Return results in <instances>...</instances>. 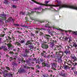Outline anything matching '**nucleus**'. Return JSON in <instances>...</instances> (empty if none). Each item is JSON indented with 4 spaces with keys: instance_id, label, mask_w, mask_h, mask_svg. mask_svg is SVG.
Listing matches in <instances>:
<instances>
[{
    "instance_id": "obj_44",
    "label": "nucleus",
    "mask_w": 77,
    "mask_h": 77,
    "mask_svg": "<svg viewBox=\"0 0 77 77\" xmlns=\"http://www.w3.org/2000/svg\"><path fill=\"white\" fill-rule=\"evenodd\" d=\"M22 14V15H25V13L23 12L22 11H21L20 13V14L21 15V14Z\"/></svg>"
},
{
    "instance_id": "obj_59",
    "label": "nucleus",
    "mask_w": 77,
    "mask_h": 77,
    "mask_svg": "<svg viewBox=\"0 0 77 77\" xmlns=\"http://www.w3.org/2000/svg\"><path fill=\"white\" fill-rule=\"evenodd\" d=\"M17 32L18 33H22V32L21 31H17Z\"/></svg>"
},
{
    "instance_id": "obj_18",
    "label": "nucleus",
    "mask_w": 77,
    "mask_h": 77,
    "mask_svg": "<svg viewBox=\"0 0 77 77\" xmlns=\"http://www.w3.org/2000/svg\"><path fill=\"white\" fill-rule=\"evenodd\" d=\"M64 53L66 54V55H67L68 54H71V51H68L66 49L64 51Z\"/></svg>"
},
{
    "instance_id": "obj_57",
    "label": "nucleus",
    "mask_w": 77,
    "mask_h": 77,
    "mask_svg": "<svg viewBox=\"0 0 77 77\" xmlns=\"http://www.w3.org/2000/svg\"><path fill=\"white\" fill-rule=\"evenodd\" d=\"M48 72H53V71L51 70H48Z\"/></svg>"
},
{
    "instance_id": "obj_5",
    "label": "nucleus",
    "mask_w": 77,
    "mask_h": 77,
    "mask_svg": "<svg viewBox=\"0 0 77 77\" xmlns=\"http://www.w3.org/2000/svg\"><path fill=\"white\" fill-rule=\"evenodd\" d=\"M48 2H49V1H45V3L46 4L40 3L38 2H35V3H36V4H38V5H43V6H52V5L47 4V3H48Z\"/></svg>"
},
{
    "instance_id": "obj_47",
    "label": "nucleus",
    "mask_w": 77,
    "mask_h": 77,
    "mask_svg": "<svg viewBox=\"0 0 77 77\" xmlns=\"http://www.w3.org/2000/svg\"><path fill=\"white\" fill-rule=\"evenodd\" d=\"M50 54H49L48 55V56H46L45 55V57L46 58H50Z\"/></svg>"
},
{
    "instance_id": "obj_19",
    "label": "nucleus",
    "mask_w": 77,
    "mask_h": 77,
    "mask_svg": "<svg viewBox=\"0 0 77 77\" xmlns=\"http://www.w3.org/2000/svg\"><path fill=\"white\" fill-rule=\"evenodd\" d=\"M38 30H47L48 32H49L50 30H49V28H41V29H39L38 28Z\"/></svg>"
},
{
    "instance_id": "obj_20",
    "label": "nucleus",
    "mask_w": 77,
    "mask_h": 77,
    "mask_svg": "<svg viewBox=\"0 0 77 77\" xmlns=\"http://www.w3.org/2000/svg\"><path fill=\"white\" fill-rule=\"evenodd\" d=\"M11 47H12V48H14V46L12 45H11V43H10V44L8 45V48L9 49V50H10V49H11Z\"/></svg>"
},
{
    "instance_id": "obj_21",
    "label": "nucleus",
    "mask_w": 77,
    "mask_h": 77,
    "mask_svg": "<svg viewBox=\"0 0 77 77\" xmlns=\"http://www.w3.org/2000/svg\"><path fill=\"white\" fill-rule=\"evenodd\" d=\"M25 62H26V63L28 64V66H31V63H30V61L29 60H26Z\"/></svg>"
},
{
    "instance_id": "obj_34",
    "label": "nucleus",
    "mask_w": 77,
    "mask_h": 77,
    "mask_svg": "<svg viewBox=\"0 0 77 77\" xmlns=\"http://www.w3.org/2000/svg\"><path fill=\"white\" fill-rule=\"evenodd\" d=\"M44 27H48L47 29H49V30H50V29H51L50 28V27H48V24H45V25L44 26Z\"/></svg>"
},
{
    "instance_id": "obj_26",
    "label": "nucleus",
    "mask_w": 77,
    "mask_h": 77,
    "mask_svg": "<svg viewBox=\"0 0 77 77\" xmlns=\"http://www.w3.org/2000/svg\"><path fill=\"white\" fill-rule=\"evenodd\" d=\"M3 3L4 4H5L7 5H8L9 3V1L8 0H4Z\"/></svg>"
},
{
    "instance_id": "obj_30",
    "label": "nucleus",
    "mask_w": 77,
    "mask_h": 77,
    "mask_svg": "<svg viewBox=\"0 0 77 77\" xmlns=\"http://www.w3.org/2000/svg\"><path fill=\"white\" fill-rule=\"evenodd\" d=\"M70 45V46H71V47H75V48H76V47H77V45L75 43H74L73 44V45L72 46V45Z\"/></svg>"
},
{
    "instance_id": "obj_40",
    "label": "nucleus",
    "mask_w": 77,
    "mask_h": 77,
    "mask_svg": "<svg viewBox=\"0 0 77 77\" xmlns=\"http://www.w3.org/2000/svg\"><path fill=\"white\" fill-rule=\"evenodd\" d=\"M28 60L30 62L32 61L33 62V58H29Z\"/></svg>"
},
{
    "instance_id": "obj_50",
    "label": "nucleus",
    "mask_w": 77,
    "mask_h": 77,
    "mask_svg": "<svg viewBox=\"0 0 77 77\" xmlns=\"http://www.w3.org/2000/svg\"><path fill=\"white\" fill-rule=\"evenodd\" d=\"M5 34H1L0 35V37H4V36H5Z\"/></svg>"
},
{
    "instance_id": "obj_55",
    "label": "nucleus",
    "mask_w": 77,
    "mask_h": 77,
    "mask_svg": "<svg viewBox=\"0 0 77 77\" xmlns=\"http://www.w3.org/2000/svg\"><path fill=\"white\" fill-rule=\"evenodd\" d=\"M72 33H73V34H75V35H77V32H73Z\"/></svg>"
},
{
    "instance_id": "obj_16",
    "label": "nucleus",
    "mask_w": 77,
    "mask_h": 77,
    "mask_svg": "<svg viewBox=\"0 0 77 77\" xmlns=\"http://www.w3.org/2000/svg\"><path fill=\"white\" fill-rule=\"evenodd\" d=\"M11 21L12 23V21H14V19L11 17H9L7 20L6 21V22H8V23H9V22H11Z\"/></svg>"
},
{
    "instance_id": "obj_22",
    "label": "nucleus",
    "mask_w": 77,
    "mask_h": 77,
    "mask_svg": "<svg viewBox=\"0 0 77 77\" xmlns=\"http://www.w3.org/2000/svg\"><path fill=\"white\" fill-rule=\"evenodd\" d=\"M52 66L55 67V68H56V67H57V63H52Z\"/></svg>"
},
{
    "instance_id": "obj_25",
    "label": "nucleus",
    "mask_w": 77,
    "mask_h": 77,
    "mask_svg": "<svg viewBox=\"0 0 77 77\" xmlns=\"http://www.w3.org/2000/svg\"><path fill=\"white\" fill-rule=\"evenodd\" d=\"M49 43L50 44V47H51V48L53 47L54 46V43L51 42H50Z\"/></svg>"
},
{
    "instance_id": "obj_15",
    "label": "nucleus",
    "mask_w": 77,
    "mask_h": 77,
    "mask_svg": "<svg viewBox=\"0 0 77 77\" xmlns=\"http://www.w3.org/2000/svg\"><path fill=\"white\" fill-rule=\"evenodd\" d=\"M17 60V58H13V57H9V61L11 62L12 60H14V62H16V60Z\"/></svg>"
},
{
    "instance_id": "obj_3",
    "label": "nucleus",
    "mask_w": 77,
    "mask_h": 77,
    "mask_svg": "<svg viewBox=\"0 0 77 77\" xmlns=\"http://www.w3.org/2000/svg\"><path fill=\"white\" fill-rule=\"evenodd\" d=\"M3 74V76L5 77H12L13 75V74L11 72L8 73V70H5L4 71L2 72H0V74Z\"/></svg>"
},
{
    "instance_id": "obj_54",
    "label": "nucleus",
    "mask_w": 77,
    "mask_h": 77,
    "mask_svg": "<svg viewBox=\"0 0 77 77\" xmlns=\"http://www.w3.org/2000/svg\"><path fill=\"white\" fill-rule=\"evenodd\" d=\"M33 61H37L36 60V58H32Z\"/></svg>"
},
{
    "instance_id": "obj_42",
    "label": "nucleus",
    "mask_w": 77,
    "mask_h": 77,
    "mask_svg": "<svg viewBox=\"0 0 77 77\" xmlns=\"http://www.w3.org/2000/svg\"><path fill=\"white\" fill-rule=\"evenodd\" d=\"M5 68L6 69H7V70H8V71H10V70H11L10 68L8 66H6Z\"/></svg>"
},
{
    "instance_id": "obj_9",
    "label": "nucleus",
    "mask_w": 77,
    "mask_h": 77,
    "mask_svg": "<svg viewBox=\"0 0 77 77\" xmlns=\"http://www.w3.org/2000/svg\"><path fill=\"white\" fill-rule=\"evenodd\" d=\"M3 49V51H9V50L7 49V47L5 45L2 46L1 47H0V50Z\"/></svg>"
},
{
    "instance_id": "obj_10",
    "label": "nucleus",
    "mask_w": 77,
    "mask_h": 77,
    "mask_svg": "<svg viewBox=\"0 0 77 77\" xmlns=\"http://www.w3.org/2000/svg\"><path fill=\"white\" fill-rule=\"evenodd\" d=\"M42 64L44 66H46L48 68H50V64H48V61H46L45 63H42Z\"/></svg>"
},
{
    "instance_id": "obj_52",
    "label": "nucleus",
    "mask_w": 77,
    "mask_h": 77,
    "mask_svg": "<svg viewBox=\"0 0 77 77\" xmlns=\"http://www.w3.org/2000/svg\"><path fill=\"white\" fill-rule=\"evenodd\" d=\"M20 26H21V27H23V28H26V27H27V26L21 25Z\"/></svg>"
},
{
    "instance_id": "obj_4",
    "label": "nucleus",
    "mask_w": 77,
    "mask_h": 77,
    "mask_svg": "<svg viewBox=\"0 0 77 77\" xmlns=\"http://www.w3.org/2000/svg\"><path fill=\"white\" fill-rule=\"evenodd\" d=\"M24 43H25V40H22L20 41V43L18 42H16L14 43V44L17 45L19 46V47H21V44H24Z\"/></svg>"
},
{
    "instance_id": "obj_48",
    "label": "nucleus",
    "mask_w": 77,
    "mask_h": 77,
    "mask_svg": "<svg viewBox=\"0 0 77 77\" xmlns=\"http://www.w3.org/2000/svg\"><path fill=\"white\" fill-rule=\"evenodd\" d=\"M9 53L10 54H12V55H14V53L12 51H10V52H9Z\"/></svg>"
},
{
    "instance_id": "obj_36",
    "label": "nucleus",
    "mask_w": 77,
    "mask_h": 77,
    "mask_svg": "<svg viewBox=\"0 0 77 77\" xmlns=\"http://www.w3.org/2000/svg\"><path fill=\"white\" fill-rule=\"evenodd\" d=\"M40 60L41 62H42V63H45V62H46L44 61L42 58H40Z\"/></svg>"
},
{
    "instance_id": "obj_24",
    "label": "nucleus",
    "mask_w": 77,
    "mask_h": 77,
    "mask_svg": "<svg viewBox=\"0 0 77 77\" xmlns=\"http://www.w3.org/2000/svg\"><path fill=\"white\" fill-rule=\"evenodd\" d=\"M30 49H26L25 50V53H26V54H29V53H30Z\"/></svg>"
},
{
    "instance_id": "obj_46",
    "label": "nucleus",
    "mask_w": 77,
    "mask_h": 77,
    "mask_svg": "<svg viewBox=\"0 0 77 77\" xmlns=\"http://www.w3.org/2000/svg\"><path fill=\"white\" fill-rule=\"evenodd\" d=\"M2 38H0V44H2L3 43V42H2Z\"/></svg>"
},
{
    "instance_id": "obj_29",
    "label": "nucleus",
    "mask_w": 77,
    "mask_h": 77,
    "mask_svg": "<svg viewBox=\"0 0 77 77\" xmlns=\"http://www.w3.org/2000/svg\"><path fill=\"white\" fill-rule=\"evenodd\" d=\"M49 31V34H50V35H51V36H54V35H53V33H55V32L54 31H52L51 32H50V30Z\"/></svg>"
},
{
    "instance_id": "obj_51",
    "label": "nucleus",
    "mask_w": 77,
    "mask_h": 77,
    "mask_svg": "<svg viewBox=\"0 0 77 77\" xmlns=\"http://www.w3.org/2000/svg\"><path fill=\"white\" fill-rule=\"evenodd\" d=\"M14 26H17V27H19L20 26V25L17 23L14 24Z\"/></svg>"
},
{
    "instance_id": "obj_8",
    "label": "nucleus",
    "mask_w": 77,
    "mask_h": 77,
    "mask_svg": "<svg viewBox=\"0 0 77 77\" xmlns=\"http://www.w3.org/2000/svg\"><path fill=\"white\" fill-rule=\"evenodd\" d=\"M60 53H62H62L63 52L61 50L59 51V52H55V56L56 57H61V54H60Z\"/></svg>"
},
{
    "instance_id": "obj_43",
    "label": "nucleus",
    "mask_w": 77,
    "mask_h": 77,
    "mask_svg": "<svg viewBox=\"0 0 77 77\" xmlns=\"http://www.w3.org/2000/svg\"><path fill=\"white\" fill-rule=\"evenodd\" d=\"M36 67L37 68H38V69H40V68H41V67L39 66V65H36Z\"/></svg>"
},
{
    "instance_id": "obj_6",
    "label": "nucleus",
    "mask_w": 77,
    "mask_h": 77,
    "mask_svg": "<svg viewBox=\"0 0 77 77\" xmlns=\"http://www.w3.org/2000/svg\"><path fill=\"white\" fill-rule=\"evenodd\" d=\"M50 38H51V36L45 34L44 35L45 40L47 41V42H50V40H49Z\"/></svg>"
},
{
    "instance_id": "obj_11",
    "label": "nucleus",
    "mask_w": 77,
    "mask_h": 77,
    "mask_svg": "<svg viewBox=\"0 0 77 77\" xmlns=\"http://www.w3.org/2000/svg\"><path fill=\"white\" fill-rule=\"evenodd\" d=\"M41 47L42 48L47 50V49L48 48V45L47 44H42L41 46Z\"/></svg>"
},
{
    "instance_id": "obj_33",
    "label": "nucleus",
    "mask_w": 77,
    "mask_h": 77,
    "mask_svg": "<svg viewBox=\"0 0 77 77\" xmlns=\"http://www.w3.org/2000/svg\"><path fill=\"white\" fill-rule=\"evenodd\" d=\"M64 69H69V66L66 65H65L64 66Z\"/></svg>"
},
{
    "instance_id": "obj_7",
    "label": "nucleus",
    "mask_w": 77,
    "mask_h": 77,
    "mask_svg": "<svg viewBox=\"0 0 77 77\" xmlns=\"http://www.w3.org/2000/svg\"><path fill=\"white\" fill-rule=\"evenodd\" d=\"M8 15L5 14V13L0 14V17H2V21H5V20H6V18H7L5 17H7Z\"/></svg>"
},
{
    "instance_id": "obj_53",
    "label": "nucleus",
    "mask_w": 77,
    "mask_h": 77,
    "mask_svg": "<svg viewBox=\"0 0 77 77\" xmlns=\"http://www.w3.org/2000/svg\"><path fill=\"white\" fill-rule=\"evenodd\" d=\"M72 64L73 66H76V65H77V63H73Z\"/></svg>"
},
{
    "instance_id": "obj_27",
    "label": "nucleus",
    "mask_w": 77,
    "mask_h": 77,
    "mask_svg": "<svg viewBox=\"0 0 77 77\" xmlns=\"http://www.w3.org/2000/svg\"><path fill=\"white\" fill-rule=\"evenodd\" d=\"M47 54L45 51H43L41 53V54L42 56H44V55H46Z\"/></svg>"
},
{
    "instance_id": "obj_12",
    "label": "nucleus",
    "mask_w": 77,
    "mask_h": 77,
    "mask_svg": "<svg viewBox=\"0 0 77 77\" xmlns=\"http://www.w3.org/2000/svg\"><path fill=\"white\" fill-rule=\"evenodd\" d=\"M62 55L60 57V58L58 59L57 60V62L58 63H62V56H63V52H62Z\"/></svg>"
},
{
    "instance_id": "obj_56",
    "label": "nucleus",
    "mask_w": 77,
    "mask_h": 77,
    "mask_svg": "<svg viewBox=\"0 0 77 77\" xmlns=\"http://www.w3.org/2000/svg\"><path fill=\"white\" fill-rule=\"evenodd\" d=\"M41 7H37V10H41Z\"/></svg>"
},
{
    "instance_id": "obj_49",
    "label": "nucleus",
    "mask_w": 77,
    "mask_h": 77,
    "mask_svg": "<svg viewBox=\"0 0 77 77\" xmlns=\"http://www.w3.org/2000/svg\"><path fill=\"white\" fill-rule=\"evenodd\" d=\"M69 37H66L64 38L65 41H67V40H68V39H69Z\"/></svg>"
},
{
    "instance_id": "obj_32",
    "label": "nucleus",
    "mask_w": 77,
    "mask_h": 77,
    "mask_svg": "<svg viewBox=\"0 0 77 77\" xmlns=\"http://www.w3.org/2000/svg\"><path fill=\"white\" fill-rule=\"evenodd\" d=\"M23 57H27V54L26 53H24L23 55Z\"/></svg>"
},
{
    "instance_id": "obj_62",
    "label": "nucleus",
    "mask_w": 77,
    "mask_h": 77,
    "mask_svg": "<svg viewBox=\"0 0 77 77\" xmlns=\"http://www.w3.org/2000/svg\"><path fill=\"white\" fill-rule=\"evenodd\" d=\"M71 68H72V69H71L72 70H73V69L75 68V67L74 66L73 67H71Z\"/></svg>"
},
{
    "instance_id": "obj_61",
    "label": "nucleus",
    "mask_w": 77,
    "mask_h": 77,
    "mask_svg": "<svg viewBox=\"0 0 77 77\" xmlns=\"http://www.w3.org/2000/svg\"><path fill=\"white\" fill-rule=\"evenodd\" d=\"M13 70L14 71H17V70L16 69L14 68L13 69Z\"/></svg>"
},
{
    "instance_id": "obj_13",
    "label": "nucleus",
    "mask_w": 77,
    "mask_h": 77,
    "mask_svg": "<svg viewBox=\"0 0 77 77\" xmlns=\"http://www.w3.org/2000/svg\"><path fill=\"white\" fill-rule=\"evenodd\" d=\"M8 38H7V37H6V40H7V41L8 42H9V43H11V42H12V41L11 40H12V38H11L9 36H7Z\"/></svg>"
},
{
    "instance_id": "obj_39",
    "label": "nucleus",
    "mask_w": 77,
    "mask_h": 77,
    "mask_svg": "<svg viewBox=\"0 0 77 77\" xmlns=\"http://www.w3.org/2000/svg\"><path fill=\"white\" fill-rule=\"evenodd\" d=\"M13 51H14V52H17V53L20 52V51L16 50V49H14Z\"/></svg>"
},
{
    "instance_id": "obj_2",
    "label": "nucleus",
    "mask_w": 77,
    "mask_h": 77,
    "mask_svg": "<svg viewBox=\"0 0 77 77\" xmlns=\"http://www.w3.org/2000/svg\"><path fill=\"white\" fill-rule=\"evenodd\" d=\"M33 44H34L33 41L31 40L27 41L25 44V45L27 46L28 48H30V50H31L32 49L34 50V46L32 45Z\"/></svg>"
},
{
    "instance_id": "obj_23",
    "label": "nucleus",
    "mask_w": 77,
    "mask_h": 77,
    "mask_svg": "<svg viewBox=\"0 0 77 77\" xmlns=\"http://www.w3.org/2000/svg\"><path fill=\"white\" fill-rule=\"evenodd\" d=\"M71 57L72 58V59H73L74 60V62H75V61H76L77 60V57L75 56H72V55H71Z\"/></svg>"
},
{
    "instance_id": "obj_64",
    "label": "nucleus",
    "mask_w": 77,
    "mask_h": 77,
    "mask_svg": "<svg viewBox=\"0 0 77 77\" xmlns=\"http://www.w3.org/2000/svg\"><path fill=\"white\" fill-rule=\"evenodd\" d=\"M74 73L75 74H76V75H77V71L75 72Z\"/></svg>"
},
{
    "instance_id": "obj_63",
    "label": "nucleus",
    "mask_w": 77,
    "mask_h": 77,
    "mask_svg": "<svg viewBox=\"0 0 77 77\" xmlns=\"http://www.w3.org/2000/svg\"><path fill=\"white\" fill-rule=\"evenodd\" d=\"M51 68V69H53V70H56V69L54 68V67H52Z\"/></svg>"
},
{
    "instance_id": "obj_41",
    "label": "nucleus",
    "mask_w": 77,
    "mask_h": 77,
    "mask_svg": "<svg viewBox=\"0 0 77 77\" xmlns=\"http://www.w3.org/2000/svg\"><path fill=\"white\" fill-rule=\"evenodd\" d=\"M12 7L13 8H15L16 9V8H17V5H12Z\"/></svg>"
},
{
    "instance_id": "obj_28",
    "label": "nucleus",
    "mask_w": 77,
    "mask_h": 77,
    "mask_svg": "<svg viewBox=\"0 0 77 77\" xmlns=\"http://www.w3.org/2000/svg\"><path fill=\"white\" fill-rule=\"evenodd\" d=\"M12 65L14 66H18V63L15 62H13L12 63Z\"/></svg>"
},
{
    "instance_id": "obj_17",
    "label": "nucleus",
    "mask_w": 77,
    "mask_h": 77,
    "mask_svg": "<svg viewBox=\"0 0 77 77\" xmlns=\"http://www.w3.org/2000/svg\"><path fill=\"white\" fill-rule=\"evenodd\" d=\"M60 75L62 76V77H66V73H65V71H62L61 72V73L60 74Z\"/></svg>"
},
{
    "instance_id": "obj_45",
    "label": "nucleus",
    "mask_w": 77,
    "mask_h": 77,
    "mask_svg": "<svg viewBox=\"0 0 77 77\" xmlns=\"http://www.w3.org/2000/svg\"><path fill=\"white\" fill-rule=\"evenodd\" d=\"M39 35H43V36L45 35V34L42 32H40Z\"/></svg>"
},
{
    "instance_id": "obj_37",
    "label": "nucleus",
    "mask_w": 77,
    "mask_h": 77,
    "mask_svg": "<svg viewBox=\"0 0 77 77\" xmlns=\"http://www.w3.org/2000/svg\"><path fill=\"white\" fill-rule=\"evenodd\" d=\"M49 42H52L53 43H54V42L55 43V42H57V41L56 40L54 41V40H50Z\"/></svg>"
},
{
    "instance_id": "obj_60",
    "label": "nucleus",
    "mask_w": 77,
    "mask_h": 77,
    "mask_svg": "<svg viewBox=\"0 0 77 77\" xmlns=\"http://www.w3.org/2000/svg\"><path fill=\"white\" fill-rule=\"evenodd\" d=\"M43 44H47V42H43Z\"/></svg>"
},
{
    "instance_id": "obj_14",
    "label": "nucleus",
    "mask_w": 77,
    "mask_h": 77,
    "mask_svg": "<svg viewBox=\"0 0 77 77\" xmlns=\"http://www.w3.org/2000/svg\"><path fill=\"white\" fill-rule=\"evenodd\" d=\"M27 65L25 64L23 66V68H24L26 70L30 69V67L27 66Z\"/></svg>"
},
{
    "instance_id": "obj_58",
    "label": "nucleus",
    "mask_w": 77,
    "mask_h": 77,
    "mask_svg": "<svg viewBox=\"0 0 77 77\" xmlns=\"http://www.w3.org/2000/svg\"><path fill=\"white\" fill-rule=\"evenodd\" d=\"M69 42H71V41H72V40H71V38H69Z\"/></svg>"
},
{
    "instance_id": "obj_31",
    "label": "nucleus",
    "mask_w": 77,
    "mask_h": 77,
    "mask_svg": "<svg viewBox=\"0 0 77 77\" xmlns=\"http://www.w3.org/2000/svg\"><path fill=\"white\" fill-rule=\"evenodd\" d=\"M34 12H36V11H31V13L28 12L27 14H26V15H31V14H33V13H34Z\"/></svg>"
},
{
    "instance_id": "obj_1",
    "label": "nucleus",
    "mask_w": 77,
    "mask_h": 77,
    "mask_svg": "<svg viewBox=\"0 0 77 77\" xmlns=\"http://www.w3.org/2000/svg\"><path fill=\"white\" fill-rule=\"evenodd\" d=\"M55 2H57V5H52V6L54 7H57L59 6V8H70V9H75L77 10V7L75 5H69L66 4H61V1L58 2V0H56L55 1Z\"/></svg>"
},
{
    "instance_id": "obj_35",
    "label": "nucleus",
    "mask_w": 77,
    "mask_h": 77,
    "mask_svg": "<svg viewBox=\"0 0 77 77\" xmlns=\"http://www.w3.org/2000/svg\"><path fill=\"white\" fill-rule=\"evenodd\" d=\"M21 72H24L25 73L26 72V71L24 69H22L20 70Z\"/></svg>"
},
{
    "instance_id": "obj_38",
    "label": "nucleus",
    "mask_w": 77,
    "mask_h": 77,
    "mask_svg": "<svg viewBox=\"0 0 77 77\" xmlns=\"http://www.w3.org/2000/svg\"><path fill=\"white\" fill-rule=\"evenodd\" d=\"M49 54H53V52L52 51H48L47 52Z\"/></svg>"
}]
</instances>
